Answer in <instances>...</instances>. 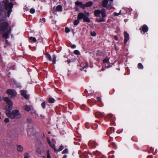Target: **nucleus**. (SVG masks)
Instances as JSON below:
<instances>
[{"mask_svg":"<svg viewBox=\"0 0 158 158\" xmlns=\"http://www.w3.org/2000/svg\"><path fill=\"white\" fill-rule=\"evenodd\" d=\"M17 150L20 152H22L23 150V148L21 145H18L17 146Z\"/></svg>","mask_w":158,"mask_h":158,"instance_id":"obj_22","label":"nucleus"},{"mask_svg":"<svg viewBox=\"0 0 158 158\" xmlns=\"http://www.w3.org/2000/svg\"><path fill=\"white\" fill-rule=\"evenodd\" d=\"M81 7L83 9H84L86 7V4H82V5H81Z\"/></svg>","mask_w":158,"mask_h":158,"instance_id":"obj_53","label":"nucleus"},{"mask_svg":"<svg viewBox=\"0 0 158 158\" xmlns=\"http://www.w3.org/2000/svg\"><path fill=\"white\" fill-rule=\"evenodd\" d=\"M53 59L52 62L54 64H56V55H54L52 56Z\"/></svg>","mask_w":158,"mask_h":158,"instance_id":"obj_28","label":"nucleus"},{"mask_svg":"<svg viewBox=\"0 0 158 158\" xmlns=\"http://www.w3.org/2000/svg\"><path fill=\"white\" fill-rule=\"evenodd\" d=\"M114 39L117 41L118 40V37L117 36H114Z\"/></svg>","mask_w":158,"mask_h":158,"instance_id":"obj_59","label":"nucleus"},{"mask_svg":"<svg viewBox=\"0 0 158 158\" xmlns=\"http://www.w3.org/2000/svg\"><path fill=\"white\" fill-rule=\"evenodd\" d=\"M32 132H31V130L30 129H28L27 130V134L29 135H31L32 134Z\"/></svg>","mask_w":158,"mask_h":158,"instance_id":"obj_46","label":"nucleus"},{"mask_svg":"<svg viewBox=\"0 0 158 158\" xmlns=\"http://www.w3.org/2000/svg\"><path fill=\"white\" fill-rule=\"evenodd\" d=\"M65 32L66 33H68L70 31V29L68 27H65Z\"/></svg>","mask_w":158,"mask_h":158,"instance_id":"obj_41","label":"nucleus"},{"mask_svg":"<svg viewBox=\"0 0 158 158\" xmlns=\"http://www.w3.org/2000/svg\"><path fill=\"white\" fill-rule=\"evenodd\" d=\"M90 35L92 36H95L96 35V33L95 31H91L90 32Z\"/></svg>","mask_w":158,"mask_h":158,"instance_id":"obj_38","label":"nucleus"},{"mask_svg":"<svg viewBox=\"0 0 158 158\" xmlns=\"http://www.w3.org/2000/svg\"><path fill=\"white\" fill-rule=\"evenodd\" d=\"M91 125L88 123H86L85 124V127L86 128L88 129L90 127Z\"/></svg>","mask_w":158,"mask_h":158,"instance_id":"obj_34","label":"nucleus"},{"mask_svg":"<svg viewBox=\"0 0 158 158\" xmlns=\"http://www.w3.org/2000/svg\"><path fill=\"white\" fill-rule=\"evenodd\" d=\"M121 14V10H120L119 12L118 13L116 12H114V15L115 16H118L119 15Z\"/></svg>","mask_w":158,"mask_h":158,"instance_id":"obj_44","label":"nucleus"},{"mask_svg":"<svg viewBox=\"0 0 158 158\" xmlns=\"http://www.w3.org/2000/svg\"><path fill=\"white\" fill-rule=\"evenodd\" d=\"M101 14L102 15V17L103 18H104L106 17V10L105 9L103 8L101 10Z\"/></svg>","mask_w":158,"mask_h":158,"instance_id":"obj_11","label":"nucleus"},{"mask_svg":"<svg viewBox=\"0 0 158 158\" xmlns=\"http://www.w3.org/2000/svg\"><path fill=\"white\" fill-rule=\"evenodd\" d=\"M95 116L96 117L100 118L103 117L104 115L103 113H102L100 112H97L95 113Z\"/></svg>","mask_w":158,"mask_h":158,"instance_id":"obj_10","label":"nucleus"},{"mask_svg":"<svg viewBox=\"0 0 158 158\" xmlns=\"http://www.w3.org/2000/svg\"><path fill=\"white\" fill-rule=\"evenodd\" d=\"M77 19H83V22H85L89 23L90 22L89 19L83 13L81 12L78 14L77 16Z\"/></svg>","mask_w":158,"mask_h":158,"instance_id":"obj_4","label":"nucleus"},{"mask_svg":"<svg viewBox=\"0 0 158 158\" xmlns=\"http://www.w3.org/2000/svg\"><path fill=\"white\" fill-rule=\"evenodd\" d=\"M92 143L94 145V148L96 147V145H98L96 143L94 142H93V143Z\"/></svg>","mask_w":158,"mask_h":158,"instance_id":"obj_60","label":"nucleus"},{"mask_svg":"<svg viewBox=\"0 0 158 158\" xmlns=\"http://www.w3.org/2000/svg\"><path fill=\"white\" fill-rule=\"evenodd\" d=\"M42 21L44 23L45 22V19L44 18H42L41 19Z\"/></svg>","mask_w":158,"mask_h":158,"instance_id":"obj_62","label":"nucleus"},{"mask_svg":"<svg viewBox=\"0 0 158 158\" xmlns=\"http://www.w3.org/2000/svg\"><path fill=\"white\" fill-rule=\"evenodd\" d=\"M113 116V115L112 114H109L107 115V117L105 118V119L108 118V119H110Z\"/></svg>","mask_w":158,"mask_h":158,"instance_id":"obj_31","label":"nucleus"},{"mask_svg":"<svg viewBox=\"0 0 158 158\" xmlns=\"http://www.w3.org/2000/svg\"><path fill=\"white\" fill-rule=\"evenodd\" d=\"M96 55L97 56H104V53L98 50Z\"/></svg>","mask_w":158,"mask_h":158,"instance_id":"obj_15","label":"nucleus"},{"mask_svg":"<svg viewBox=\"0 0 158 158\" xmlns=\"http://www.w3.org/2000/svg\"><path fill=\"white\" fill-rule=\"evenodd\" d=\"M97 100L99 102H102V101H101V98L100 97H98L97 98Z\"/></svg>","mask_w":158,"mask_h":158,"instance_id":"obj_51","label":"nucleus"},{"mask_svg":"<svg viewBox=\"0 0 158 158\" xmlns=\"http://www.w3.org/2000/svg\"><path fill=\"white\" fill-rule=\"evenodd\" d=\"M94 93V92L93 91H91V92H90V93H88L87 95H86V96H89V95H93Z\"/></svg>","mask_w":158,"mask_h":158,"instance_id":"obj_56","label":"nucleus"},{"mask_svg":"<svg viewBox=\"0 0 158 158\" xmlns=\"http://www.w3.org/2000/svg\"><path fill=\"white\" fill-rule=\"evenodd\" d=\"M124 43L125 44H126L127 42L129 40V34L126 31L124 32Z\"/></svg>","mask_w":158,"mask_h":158,"instance_id":"obj_8","label":"nucleus"},{"mask_svg":"<svg viewBox=\"0 0 158 158\" xmlns=\"http://www.w3.org/2000/svg\"><path fill=\"white\" fill-rule=\"evenodd\" d=\"M2 37L3 38H5L6 39H8L9 38V34L5 32L2 35Z\"/></svg>","mask_w":158,"mask_h":158,"instance_id":"obj_18","label":"nucleus"},{"mask_svg":"<svg viewBox=\"0 0 158 158\" xmlns=\"http://www.w3.org/2000/svg\"><path fill=\"white\" fill-rule=\"evenodd\" d=\"M47 142H48V144L49 145H51V143H52L51 142V141L50 140V139L48 137H47Z\"/></svg>","mask_w":158,"mask_h":158,"instance_id":"obj_43","label":"nucleus"},{"mask_svg":"<svg viewBox=\"0 0 158 158\" xmlns=\"http://www.w3.org/2000/svg\"><path fill=\"white\" fill-rule=\"evenodd\" d=\"M29 41L31 43H35L36 42L37 40L35 37L31 36L29 37Z\"/></svg>","mask_w":158,"mask_h":158,"instance_id":"obj_14","label":"nucleus"},{"mask_svg":"<svg viewBox=\"0 0 158 158\" xmlns=\"http://www.w3.org/2000/svg\"><path fill=\"white\" fill-rule=\"evenodd\" d=\"M51 148L54 150L55 152H57V149H56V147L55 144H52L51 143V145H50Z\"/></svg>","mask_w":158,"mask_h":158,"instance_id":"obj_21","label":"nucleus"},{"mask_svg":"<svg viewBox=\"0 0 158 158\" xmlns=\"http://www.w3.org/2000/svg\"><path fill=\"white\" fill-rule=\"evenodd\" d=\"M106 21V19H104V18H103L102 17V18L101 19H96V21H97L98 22L100 23L102 22H105Z\"/></svg>","mask_w":158,"mask_h":158,"instance_id":"obj_19","label":"nucleus"},{"mask_svg":"<svg viewBox=\"0 0 158 158\" xmlns=\"http://www.w3.org/2000/svg\"><path fill=\"white\" fill-rule=\"evenodd\" d=\"M36 152H38L39 154H41V151L39 148H38L36 150Z\"/></svg>","mask_w":158,"mask_h":158,"instance_id":"obj_52","label":"nucleus"},{"mask_svg":"<svg viewBox=\"0 0 158 158\" xmlns=\"http://www.w3.org/2000/svg\"><path fill=\"white\" fill-rule=\"evenodd\" d=\"M93 2L92 1H89L85 3L86 7H89L92 6L93 5Z\"/></svg>","mask_w":158,"mask_h":158,"instance_id":"obj_17","label":"nucleus"},{"mask_svg":"<svg viewBox=\"0 0 158 158\" xmlns=\"http://www.w3.org/2000/svg\"><path fill=\"white\" fill-rule=\"evenodd\" d=\"M31 114H32V115H34L33 114H34L35 115V116L36 117V115H37L36 114V111H34L33 112H31Z\"/></svg>","mask_w":158,"mask_h":158,"instance_id":"obj_57","label":"nucleus"},{"mask_svg":"<svg viewBox=\"0 0 158 158\" xmlns=\"http://www.w3.org/2000/svg\"><path fill=\"white\" fill-rule=\"evenodd\" d=\"M98 126V124H96L94 125L93 126H92L91 127L93 128V129L95 130L97 128Z\"/></svg>","mask_w":158,"mask_h":158,"instance_id":"obj_40","label":"nucleus"},{"mask_svg":"<svg viewBox=\"0 0 158 158\" xmlns=\"http://www.w3.org/2000/svg\"><path fill=\"white\" fill-rule=\"evenodd\" d=\"M85 65L82 68H81L80 69L81 70H83L85 68H87L88 67V64L87 62H86L85 63Z\"/></svg>","mask_w":158,"mask_h":158,"instance_id":"obj_29","label":"nucleus"},{"mask_svg":"<svg viewBox=\"0 0 158 158\" xmlns=\"http://www.w3.org/2000/svg\"><path fill=\"white\" fill-rule=\"evenodd\" d=\"M30 12L31 14H34L35 12V10L34 8H31L30 10Z\"/></svg>","mask_w":158,"mask_h":158,"instance_id":"obj_42","label":"nucleus"},{"mask_svg":"<svg viewBox=\"0 0 158 158\" xmlns=\"http://www.w3.org/2000/svg\"><path fill=\"white\" fill-rule=\"evenodd\" d=\"M100 153V152L98 151H94L93 152V154L95 156H98Z\"/></svg>","mask_w":158,"mask_h":158,"instance_id":"obj_35","label":"nucleus"},{"mask_svg":"<svg viewBox=\"0 0 158 158\" xmlns=\"http://www.w3.org/2000/svg\"><path fill=\"white\" fill-rule=\"evenodd\" d=\"M149 28L148 27L146 24H144L141 26L140 28V30L141 32L142 31L144 34L147 32Z\"/></svg>","mask_w":158,"mask_h":158,"instance_id":"obj_6","label":"nucleus"},{"mask_svg":"<svg viewBox=\"0 0 158 158\" xmlns=\"http://www.w3.org/2000/svg\"><path fill=\"white\" fill-rule=\"evenodd\" d=\"M24 158H29V156H28V154L27 153H25L24 154Z\"/></svg>","mask_w":158,"mask_h":158,"instance_id":"obj_50","label":"nucleus"},{"mask_svg":"<svg viewBox=\"0 0 158 158\" xmlns=\"http://www.w3.org/2000/svg\"><path fill=\"white\" fill-rule=\"evenodd\" d=\"M101 14V11L99 10H95L94 11V15L95 16L98 17L100 16V15Z\"/></svg>","mask_w":158,"mask_h":158,"instance_id":"obj_12","label":"nucleus"},{"mask_svg":"<svg viewBox=\"0 0 158 158\" xmlns=\"http://www.w3.org/2000/svg\"><path fill=\"white\" fill-rule=\"evenodd\" d=\"M27 121L28 123H30L32 122V120L31 119L27 118Z\"/></svg>","mask_w":158,"mask_h":158,"instance_id":"obj_55","label":"nucleus"},{"mask_svg":"<svg viewBox=\"0 0 158 158\" xmlns=\"http://www.w3.org/2000/svg\"><path fill=\"white\" fill-rule=\"evenodd\" d=\"M24 110L28 112H29L31 110V108L27 105H26L24 107Z\"/></svg>","mask_w":158,"mask_h":158,"instance_id":"obj_27","label":"nucleus"},{"mask_svg":"<svg viewBox=\"0 0 158 158\" xmlns=\"http://www.w3.org/2000/svg\"><path fill=\"white\" fill-rule=\"evenodd\" d=\"M64 148V147L62 145H61L60 147L59 148L58 150L57 149V152L59 151H62Z\"/></svg>","mask_w":158,"mask_h":158,"instance_id":"obj_33","label":"nucleus"},{"mask_svg":"<svg viewBox=\"0 0 158 158\" xmlns=\"http://www.w3.org/2000/svg\"><path fill=\"white\" fill-rule=\"evenodd\" d=\"M68 153V150L67 148L65 149L62 152V154L65 153Z\"/></svg>","mask_w":158,"mask_h":158,"instance_id":"obj_37","label":"nucleus"},{"mask_svg":"<svg viewBox=\"0 0 158 158\" xmlns=\"http://www.w3.org/2000/svg\"><path fill=\"white\" fill-rule=\"evenodd\" d=\"M108 2L109 0H104L102 2V6L103 7H106Z\"/></svg>","mask_w":158,"mask_h":158,"instance_id":"obj_16","label":"nucleus"},{"mask_svg":"<svg viewBox=\"0 0 158 158\" xmlns=\"http://www.w3.org/2000/svg\"><path fill=\"white\" fill-rule=\"evenodd\" d=\"M55 100L52 98H49L48 99V102L50 103H53L55 102Z\"/></svg>","mask_w":158,"mask_h":158,"instance_id":"obj_23","label":"nucleus"},{"mask_svg":"<svg viewBox=\"0 0 158 158\" xmlns=\"http://www.w3.org/2000/svg\"><path fill=\"white\" fill-rule=\"evenodd\" d=\"M105 7L107 9L110 10L111 9V6L110 4H109L108 5H106V6Z\"/></svg>","mask_w":158,"mask_h":158,"instance_id":"obj_45","label":"nucleus"},{"mask_svg":"<svg viewBox=\"0 0 158 158\" xmlns=\"http://www.w3.org/2000/svg\"><path fill=\"white\" fill-rule=\"evenodd\" d=\"M137 67L139 69H142L143 68V66L141 63H139Z\"/></svg>","mask_w":158,"mask_h":158,"instance_id":"obj_25","label":"nucleus"},{"mask_svg":"<svg viewBox=\"0 0 158 158\" xmlns=\"http://www.w3.org/2000/svg\"><path fill=\"white\" fill-rule=\"evenodd\" d=\"M111 144L113 147L114 149H116L117 148V146L116 144L112 142L111 143Z\"/></svg>","mask_w":158,"mask_h":158,"instance_id":"obj_47","label":"nucleus"},{"mask_svg":"<svg viewBox=\"0 0 158 158\" xmlns=\"http://www.w3.org/2000/svg\"><path fill=\"white\" fill-rule=\"evenodd\" d=\"M6 93L12 98H14L17 95V93L15 90L13 89H7L6 92Z\"/></svg>","mask_w":158,"mask_h":158,"instance_id":"obj_5","label":"nucleus"},{"mask_svg":"<svg viewBox=\"0 0 158 158\" xmlns=\"http://www.w3.org/2000/svg\"><path fill=\"white\" fill-rule=\"evenodd\" d=\"M109 62V59L108 57L105 58L103 60V63H108Z\"/></svg>","mask_w":158,"mask_h":158,"instance_id":"obj_24","label":"nucleus"},{"mask_svg":"<svg viewBox=\"0 0 158 158\" xmlns=\"http://www.w3.org/2000/svg\"><path fill=\"white\" fill-rule=\"evenodd\" d=\"M3 2H5L4 4L5 9L6 10H8L7 16L8 17H9L12 11V8L13 7V4L12 2L8 3L9 0H4Z\"/></svg>","mask_w":158,"mask_h":158,"instance_id":"obj_3","label":"nucleus"},{"mask_svg":"<svg viewBox=\"0 0 158 158\" xmlns=\"http://www.w3.org/2000/svg\"><path fill=\"white\" fill-rule=\"evenodd\" d=\"M8 28L9 29L6 32L9 34H10V32L11 31V29L10 27H9Z\"/></svg>","mask_w":158,"mask_h":158,"instance_id":"obj_39","label":"nucleus"},{"mask_svg":"<svg viewBox=\"0 0 158 158\" xmlns=\"http://www.w3.org/2000/svg\"><path fill=\"white\" fill-rule=\"evenodd\" d=\"M20 93L21 96H23L26 99H27L29 98V96L27 94V91L26 90H21L20 91Z\"/></svg>","mask_w":158,"mask_h":158,"instance_id":"obj_7","label":"nucleus"},{"mask_svg":"<svg viewBox=\"0 0 158 158\" xmlns=\"http://www.w3.org/2000/svg\"><path fill=\"white\" fill-rule=\"evenodd\" d=\"M71 47L72 48H75L76 47V46L75 44H72L71 45Z\"/></svg>","mask_w":158,"mask_h":158,"instance_id":"obj_58","label":"nucleus"},{"mask_svg":"<svg viewBox=\"0 0 158 158\" xmlns=\"http://www.w3.org/2000/svg\"><path fill=\"white\" fill-rule=\"evenodd\" d=\"M46 102L45 101L41 103V106L43 109H45L46 108Z\"/></svg>","mask_w":158,"mask_h":158,"instance_id":"obj_26","label":"nucleus"},{"mask_svg":"<svg viewBox=\"0 0 158 158\" xmlns=\"http://www.w3.org/2000/svg\"><path fill=\"white\" fill-rule=\"evenodd\" d=\"M110 139L108 140L109 142H110V141H112L113 139V138L112 137H111V136L110 137Z\"/></svg>","mask_w":158,"mask_h":158,"instance_id":"obj_63","label":"nucleus"},{"mask_svg":"<svg viewBox=\"0 0 158 158\" xmlns=\"http://www.w3.org/2000/svg\"><path fill=\"white\" fill-rule=\"evenodd\" d=\"M115 130L113 127H110L107 130L106 134L107 135H110L114 133V132Z\"/></svg>","mask_w":158,"mask_h":158,"instance_id":"obj_9","label":"nucleus"},{"mask_svg":"<svg viewBox=\"0 0 158 158\" xmlns=\"http://www.w3.org/2000/svg\"><path fill=\"white\" fill-rule=\"evenodd\" d=\"M67 62L68 64H69L71 62V60L70 59H68L67 60Z\"/></svg>","mask_w":158,"mask_h":158,"instance_id":"obj_64","label":"nucleus"},{"mask_svg":"<svg viewBox=\"0 0 158 158\" xmlns=\"http://www.w3.org/2000/svg\"><path fill=\"white\" fill-rule=\"evenodd\" d=\"M154 151V149L152 147L150 148L149 150H148V152L149 153L152 152Z\"/></svg>","mask_w":158,"mask_h":158,"instance_id":"obj_48","label":"nucleus"},{"mask_svg":"<svg viewBox=\"0 0 158 158\" xmlns=\"http://www.w3.org/2000/svg\"><path fill=\"white\" fill-rule=\"evenodd\" d=\"M52 22L53 24H55L56 23V21L54 19H52Z\"/></svg>","mask_w":158,"mask_h":158,"instance_id":"obj_61","label":"nucleus"},{"mask_svg":"<svg viewBox=\"0 0 158 158\" xmlns=\"http://www.w3.org/2000/svg\"><path fill=\"white\" fill-rule=\"evenodd\" d=\"M74 53L75 54L77 55H79L80 54V52L78 50H75V51H74Z\"/></svg>","mask_w":158,"mask_h":158,"instance_id":"obj_36","label":"nucleus"},{"mask_svg":"<svg viewBox=\"0 0 158 158\" xmlns=\"http://www.w3.org/2000/svg\"><path fill=\"white\" fill-rule=\"evenodd\" d=\"M82 2H81L79 1H76L75 3V5L77 6H81V5H82Z\"/></svg>","mask_w":158,"mask_h":158,"instance_id":"obj_32","label":"nucleus"},{"mask_svg":"<svg viewBox=\"0 0 158 158\" xmlns=\"http://www.w3.org/2000/svg\"><path fill=\"white\" fill-rule=\"evenodd\" d=\"M47 158H51V156L50 155L49 152L48 150L47 152Z\"/></svg>","mask_w":158,"mask_h":158,"instance_id":"obj_49","label":"nucleus"},{"mask_svg":"<svg viewBox=\"0 0 158 158\" xmlns=\"http://www.w3.org/2000/svg\"><path fill=\"white\" fill-rule=\"evenodd\" d=\"M4 122L5 123H7L9 122V119L8 118H6L4 119Z\"/></svg>","mask_w":158,"mask_h":158,"instance_id":"obj_54","label":"nucleus"},{"mask_svg":"<svg viewBox=\"0 0 158 158\" xmlns=\"http://www.w3.org/2000/svg\"><path fill=\"white\" fill-rule=\"evenodd\" d=\"M62 7L60 5H58L56 7V10L58 11H61L62 10Z\"/></svg>","mask_w":158,"mask_h":158,"instance_id":"obj_20","label":"nucleus"},{"mask_svg":"<svg viewBox=\"0 0 158 158\" xmlns=\"http://www.w3.org/2000/svg\"><path fill=\"white\" fill-rule=\"evenodd\" d=\"M46 57L47 59L49 61H51L52 60L51 56L50 55L48 52H46L45 54Z\"/></svg>","mask_w":158,"mask_h":158,"instance_id":"obj_13","label":"nucleus"},{"mask_svg":"<svg viewBox=\"0 0 158 158\" xmlns=\"http://www.w3.org/2000/svg\"><path fill=\"white\" fill-rule=\"evenodd\" d=\"M79 19H77L76 20H75L73 22V24L75 26H77V25L79 23Z\"/></svg>","mask_w":158,"mask_h":158,"instance_id":"obj_30","label":"nucleus"},{"mask_svg":"<svg viewBox=\"0 0 158 158\" xmlns=\"http://www.w3.org/2000/svg\"><path fill=\"white\" fill-rule=\"evenodd\" d=\"M9 26V24L5 20L0 21V34L3 33L7 31Z\"/></svg>","mask_w":158,"mask_h":158,"instance_id":"obj_2","label":"nucleus"},{"mask_svg":"<svg viewBox=\"0 0 158 158\" xmlns=\"http://www.w3.org/2000/svg\"><path fill=\"white\" fill-rule=\"evenodd\" d=\"M3 99L7 104L4 108L6 116L12 119L19 118L21 117V114L18 110H13L11 111L13 104L11 100L8 97H4Z\"/></svg>","mask_w":158,"mask_h":158,"instance_id":"obj_1","label":"nucleus"}]
</instances>
